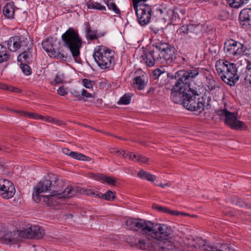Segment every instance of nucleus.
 Masks as SVG:
<instances>
[{"label": "nucleus", "instance_id": "obj_11", "mask_svg": "<svg viewBox=\"0 0 251 251\" xmlns=\"http://www.w3.org/2000/svg\"><path fill=\"white\" fill-rule=\"evenodd\" d=\"M217 114L221 117H224L225 124L229 126L232 129L235 130L246 129L245 124L238 120L235 113L230 112L226 109H224L218 110Z\"/></svg>", "mask_w": 251, "mask_h": 251}, {"label": "nucleus", "instance_id": "obj_3", "mask_svg": "<svg viewBox=\"0 0 251 251\" xmlns=\"http://www.w3.org/2000/svg\"><path fill=\"white\" fill-rule=\"evenodd\" d=\"M51 180L44 179L40 181L37 185L35 192L32 195V198L37 202L40 201V194L43 192H49L53 195H60V197L64 198H70L76 194L75 188L67 186L62 191L60 189L63 186V181L55 176H53Z\"/></svg>", "mask_w": 251, "mask_h": 251}, {"label": "nucleus", "instance_id": "obj_63", "mask_svg": "<svg viewBox=\"0 0 251 251\" xmlns=\"http://www.w3.org/2000/svg\"><path fill=\"white\" fill-rule=\"evenodd\" d=\"M157 186H159L162 188H164L165 186H169V185L168 183H166L164 184H163L162 183H160L159 185L156 184Z\"/></svg>", "mask_w": 251, "mask_h": 251}, {"label": "nucleus", "instance_id": "obj_64", "mask_svg": "<svg viewBox=\"0 0 251 251\" xmlns=\"http://www.w3.org/2000/svg\"><path fill=\"white\" fill-rule=\"evenodd\" d=\"M123 151L116 150V153L118 155H122Z\"/></svg>", "mask_w": 251, "mask_h": 251}, {"label": "nucleus", "instance_id": "obj_23", "mask_svg": "<svg viewBox=\"0 0 251 251\" xmlns=\"http://www.w3.org/2000/svg\"><path fill=\"white\" fill-rule=\"evenodd\" d=\"M145 78V76L144 75L135 77L133 81V86L139 90L143 89L147 83Z\"/></svg>", "mask_w": 251, "mask_h": 251}, {"label": "nucleus", "instance_id": "obj_2", "mask_svg": "<svg viewBox=\"0 0 251 251\" xmlns=\"http://www.w3.org/2000/svg\"><path fill=\"white\" fill-rule=\"evenodd\" d=\"M40 226H33L23 230L12 231L8 226L0 223V240L5 244H14L23 238L39 239L45 235Z\"/></svg>", "mask_w": 251, "mask_h": 251}, {"label": "nucleus", "instance_id": "obj_53", "mask_svg": "<svg viewBox=\"0 0 251 251\" xmlns=\"http://www.w3.org/2000/svg\"><path fill=\"white\" fill-rule=\"evenodd\" d=\"M244 84L247 87H249L251 84V80L250 78H248V76L246 77L244 79Z\"/></svg>", "mask_w": 251, "mask_h": 251}, {"label": "nucleus", "instance_id": "obj_46", "mask_svg": "<svg viewBox=\"0 0 251 251\" xmlns=\"http://www.w3.org/2000/svg\"><path fill=\"white\" fill-rule=\"evenodd\" d=\"M165 73L164 71H162L159 69H156L152 72V74L153 76L155 77V78H156L160 76L161 75Z\"/></svg>", "mask_w": 251, "mask_h": 251}, {"label": "nucleus", "instance_id": "obj_28", "mask_svg": "<svg viewBox=\"0 0 251 251\" xmlns=\"http://www.w3.org/2000/svg\"><path fill=\"white\" fill-rule=\"evenodd\" d=\"M96 196L108 201H112L116 198L115 193L111 190L107 191L104 194L97 193Z\"/></svg>", "mask_w": 251, "mask_h": 251}, {"label": "nucleus", "instance_id": "obj_26", "mask_svg": "<svg viewBox=\"0 0 251 251\" xmlns=\"http://www.w3.org/2000/svg\"><path fill=\"white\" fill-rule=\"evenodd\" d=\"M95 178L98 180H102L110 185H116V180L113 177L107 176L103 174H97L95 175Z\"/></svg>", "mask_w": 251, "mask_h": 251}, {"label": "nucleus", "instance_id": "obj_7", "mask_svg": "<svg viewBox=\"0 0 251 251\" xmlns=\"http://www.w3.org/2000/svg\"><path fill=\"white\" fill-rule=\"evenodd\" d=\"M173 229L166 224L154 223L152 222L151 231L148 236L162 242L168 241L173 237Z\"/></svg>", "mask_w": 251, "mask_h": 251}, {"label": "nucleus", "instance_id": "obj_40", "mask_svg": "<svg viewBox=\"0 0 251 251\" xmlns=\"http://www.w3.org/2000/svg\"><path fill=\"white\" fill-rule=\"evenodd\" d=\"M82 82L84 86L87 89L93 88L94 85L95 84V81L90 80L86 78L83 79Z\"/></svg>", "mask_w": 251, "mask_h": 251}, {"label": "nucleus", "instance_id": "obj_31", "mask_svg": "<svg viewBox=\"0 0 251 251\" xmlns=\"http://www.w3.org/2000/svg\"><path fill=\"white\" fill-rule=\"evenodd\" d=\"M87 7L88 9H96L100 11H103L106 10V7L104 6L101 5L98 2H95L93 1L89 0L87 2Z\"/></svg>", "mask_w": 251, "mask_h": 251}, {"label": "nucleus", "instance_id": "obj_12", "mask_svg": "<svg viewBox=\"0 0 251 251\" xmlns=\"http://www.w3.org/2000/svg\"><path fill=\"white\" fill-rule=\"evenodd\" d=\"M152 222L143 219L129 218L126 223L127 228L135 231H140L142 234L147 236L151 231Z\"/></svg>", "mask_w": 251, "mask_h": 251}, {"label": "nucleus", "instance_id": "obj_32", "mask_svg": "<svg viewBox=\"0 0 251 251\" xmlns=\"http://www.w3.org/2000/svg\"><path fill=\"white\" fill-rule=\"evenodd\" d=\"M152 208L154 209L157 210V211H158L159 212H162L165 213H168V214L172 215H174V214H176L178 213L177 211L171 210L167 207L161 206L158 205L155 203L153 204Z\"/></svg>", "mask_w": 251, "mask_h": 251}, {"label": "nucleus", "instance_id": "obj_22", "mask_svg": "<svg viewBox=\"0 0 251 251\" xmlns=\"http://www.w3.org/2000/svg\"><path fill=\"white\" fill-rule=\"evenodd\" d=\"M241 54L244 57L245 60L247 63V69L250 71L251 69V50L250 48H245L244 45L243 47L241 48Z\"/></svg>", "mask_w": 251, "mask_h": 251}, {"label": "nucleus", "instance_id": "obj_19", "mask_svg": "<svg viewBox=\"0 0 251 251\" xmlns=\"http://www.w3.org/2000/svg\"><path fill=\"white\" fill-rule=\"evenodd\" d=\"M21 36H15L11 37L7 43L8 49L11 51H16L20 49V43Z\"/></svg>", "mask_w": 251, "mask_h": 251}, {"label": "nucleus", "instance_id": "obj_58", "mask_svg": "<svg viewBox=\"0 0 251 251\" xmlns=\"http://www.w3.org/2000/svg\"><path fill=\"white\" fill-rule=\"evenodd\" d=\"M55 124H56L57 125H61L63 124V122L62 121L55 119L54 120L53 123Z\"/></svg>", "mask_w": 251, "mask_h": 251}, {"label": "nucleus", "instance_id": "obj_57", "mask_svg": "<svg viewBox=\"0 0 251 251\" xmlns=\"http://www.w3.org/2000/svg\"><path fill=\"white\" fill-rule=\"evenodd\" d=\"M54 118L50 117H45V120L46 121L50 122L53 123L54 121Z\"/></svg>", "mask_w": 251, "mask_h": 251}, {"label": "nucleus", "instance_id": "obj_51", "mask_svg": "<svg viewBox=\"0 0 251 251\" xmlns=\"http://www.w3.org/2000/svg\"><path fill=\"white\" fill-rule=\"evenodd\" d=\"M62 152L64 154L69 155V156H71V157H72L73 153H74V151H71L68 148H63L62 149Z\"/></svg>", "mask_w": 251, "mask_h": 251}, {"label": "nucleus", "instance_id": "obj_47", "mask_svg": "<svg viewBox=\"0 0 251 251\" xmlns=\"http://www.w3.org/2000/svg\"><path fill=\"white\" fill-rule=\"evenodd\" d=\"M83 154L74 151L73 153L72 158L79 160H82L83 159Z\"/></svg>", "mask_w": 251, "mask_h": 251}, {"label": "nucleus", "instance_id": "obj_25", "mask_svg": "<svg viewBox=\"0 0 251 251\" xmlns=\"http://www.w3.org/2000/svg\"><path fill=\"white\" fill-rule=\"evenodd\" d=\"M198 27L192 24L183 25L180 27L179 29L181 34H189L190 33L195 32L196 29Z\"/></svg>", "mask_w": 251, "mask_h": 251}, {"label": "nucleus", "instance_id": "obj_9", "mask_svg": "<svg viewBox=\"0 0 251 251\" xmlns=\"http://www.w3.org/2000/svg\"><path fill=\"white\" fill-rule=\"evenodd\" d=\"M187 95L183 102V106L186 109L192 111H199L200 113L204 109V104L202 98H199L196 90L189 88Z\"/></svg>", "mask_w": 251, "mask_h": 251}, {"label": "nucleus", "instance_id": "obj_37", "mask_svg": "<svg viewBox=\"0 0 251 251\" xmlns=\"http://www.w3.org/2000/svg\"><path fill=\"white\" fill-rule=\"evenodd\" d=\"M207 81V86L208 87L209 89L211 91L213 90L216 89V88L218 87L217 85V83L213 79V77L210 76H208L206 78Z\"/></svg>", "mask_w": 251, "mask_h": 251}, {"label": "nucleus", "instance_id": "obj_35", "mask_svg": "<svg viewBox=\"0 0 251 251\" xmlns=\"http://www.w3.org/2000/svg\"><path fill=\"white\" fill-rule=\"evenodd\" d=\"M106 5L109 10H112L115 14L120 15L121 12L116 4L112 0H107Z\"/></svg>", "mask_w": 251, "mask_h": 251}, {"label": "nucleus", "instance_id": "obj_18", "mask_svg": "<svg viewBox=\"0 0 251 251\" xmlns=\"http://www.w3.org/2000/svg\"><path fill=\"white\" fill-rule=\"evenodd\" d=\"M16 6L14 2L7 3L3 8V14L4 17L9 19H13L15 17Z\"/></svg>", "mask_w": 251, "mask_h": 251}, {"label": "nucleus", "instance_id": "obj_50", "mask_svg": "<svg viewBox=\"0 0 251 251\" xmlns=\"http://www.w3.org/2000/svg\"><path fill=\"white\" fill-rule=\"evenodd\" d=\"M58 94L61 96H65L67 94L68 92L66 91V89L63 87H60L57 90Z\"/></svg>", "mask_w": 251, "mask_h": 251}, {"label": "nucleus", "instance_id": "obj_14", "mask_svg": "<svg viewBox=\"0 0 251 251\" xmlns=\"http://www.w3.org/2000/svg\"><path fill=\"white\" fill-rule=\"evenodd\" d=\"M15 193V188L13 183L6 179H0V195L8 199L13 197Z\"/></svg>", "mask_w": 251, "mask_h": 251}, {"label": "nucleus", "instance_id": "obj_30", "mask_svg": "<svg viewBox=\"0 0 251 251\" xmlns=\"http://www.w3.org/2000/svg\"><path fill=\"white\" fill-rule=\"evenodd\" d=\"M20 41H21V43H20V48H22L23 50L31 49L32 47V44L29 38L21 36Z\"/></svg>", "mask_w": 251, "mask_h": 251}, {"label": "nucleus", "instance_id": "obj_44", "mask_svg": "<svg viewBox=\"0 0 251 251\" xmlns=\"http://www.w3.org/2000/svg\"><path fill=\"white\" fill-rule=\"evenodd\" d=\"M137 247L141 250H146L148 246L145 239L139 240L136 243Z\"/></svg>", "mask_w": 251, "mask_h": 251}, {"label": "nucleus", "instance_id": "obj_17", "mask_svg": "<svg viewBox=\"0 0 251 251\" xmlns=\"http://www.w3.org/2000/svg\"><path fill=\"white\" fill-rule=\"evenodd\" d=\"M251 10L250 8L242 9L239 14L240 25L243 28L248 29L251 27Z\"/></svg>", "mask_w": 251, "mask_h": 251}, {"label": "nucleus", "instance_id": "obj_15", "mask_svg": "<svg viewBox=\"0 0 251 251\" xmlns=\"http://www.w3.org/2000/svg\"><path fill=\"white\" fill-rule=\"evenodd\" d=\"M159 56V53L155 48L151 51L145 52L141 55L143 62L149 67L153 66L155 63L160 64Z\"/></svg>", "mask_w": 251, "mask_h": 251}, {"label": "nucleus", "instance_id": "obj_48", "mask_svg": "<svg viewBox=\"0 0 251 251\" xmlns=\"http://www.w3.org/2000/svg\"><path fill=\"white\" fill-rule=\"evenodd\" d=\"M138 161L145 164H149V159L145 156L140 155L138 157Z\"/></svg>", "mask_w": 251, "mask_h": 251}, {"label": "nucleus", "instance_id": "obj_59", "mask_svg": "<svg viewBox=\"0 0 251 251\" xmlns=\"http://www.w3.org/2000/svg\"><path fill=\"white\" fill-rule=\"evenodd\" d=\"M8 91H13V92H19V90L17 88H12V87H9L8 88Z\"/></svg>", "mask_w": 251, "mask_h": 251}, {"label": "nucleus", "instance_id": "obj_6", "mask_svg": "<svg viewBox=\"0 0 251 251\" xmlns=\"http://www.w3.org/2000/svg\"><path fill=\"white\" fill-rule=\"evenodd\" d=\"M114 52L111 50L100 46L95 48L93 56L99 66L102 69H105L110 68L111 65H114Z\"/></svg>", "mask_w": 251, "mask_h": 251}, {"label": "nucleus", "instance_id": "obj_61", "mask_svg": "<svg viewBox=\"0 0 251 251\" xmlns=\"http://www.w3.org/2000/svg\"><path fill=\"white\" fill-rule=\"evenodd\" d=\"M129 154L130 153H127L126 151H123L122 155L124 158H126L127 156H129Z\"/></svg>", "mask_w": 251, "mask_h": 251}, {"label": "nucleus", "instance_id": "obj_20", "mask_svg": "<svg viewBox=\"0 0 251 251\" xmlns=\"http://www.w3.org/2000/svg\"><path fill=\"white\" fill-rule=\"evenodd\" d=\"M50 194L48 196H43L40 195V199L41 198H43V201L46 203V204L49 206H55L57 203H56L57 199L63 198V197H60V195H53V194H51V192H50Z\"/></svg>", "mask_w": 251, "mask_h": 251}, {"label": "nucleus", "instance_id": "obj_38", "mask_svg": "<svg viewBox=\"0 0 251 251\" xmlns=\"http://www.w3.org/2000/svg\"><path fill=\"white\" fill-rule=\"evenodd\" d=\"M131 97V95L130 94H125L121 98L118 104L125 105L128 104L130 102Z\"/></svg>", "mask_w": 251, "mask_h": 251}, {"label": "nucleus", "instance_id": "obj_8", "mask_svg": "<svg viewBox=\"0 0 251 251\" xmlns=\"http://www.w3.org/2000/svg\"><path fill=\"white\" fill-rule=\"evenodd\" d=\"M153 46L159 53L160 64L170 65L176 58V49L170 44L158 42Z\"/></svg>", "mask_w": 251, "mask_h": 251}, {"label": "nucleus", "instance_id": "obj_1", "mask_svg": "<svg viewBox=\"0 0 251 251\" xmlns=\"http://www.w3.org/2000/svg\"><path fill=\"white\" fill-rule=\"evenodd\" d=\"M201 72V68H192L187 70H179L175 73L176 82L172 88L171 95V99L174 103L183 105L185 98L189 93L188 89L190 88V81Z\"/></svg>", "mask_w": 251, "mask_h": 251}, {"label": "nucleus", "instance_id": "obj_5", "mask_svg": "<svg viewBox=\"0 0 251 251\" xmlns=\"http://www.w3.org/2000/svg\"><path fill=\"white\" fill-rule=\"evenodd\" d=\"M217 73L225 83L232 86L239 79L236 65L224 60H218L215 65Z\"/></svg>", "mask_w": 251, "mask_h": 251}, {"label": "nucleus", "instance_id": "obj_43", "mask_svg": "<svg viewBox=\"0 0 251 251\" xmlns=\"http://www.w3.org/2000/svg\"><path fill=\"white\" fill-rule=\"evenodd\" d=\"M76 191V193L77 192H79L80 193H84L85 195H91L95 197H98L96 196L97 194L95 192L92 191L91 190L83 191L81 190L80 188H75Z\"/></svg>", "mask_w": 251, "mask_h": 251}, {"label": "nucleus", "instance_id": "obj_55", "mask_svg": "<svg viewBox=\"0 0 251 251\" xmlns=\"http://www.w3.org/2000/svg\"><path fill=\"white\" fill-rule=\"evenodd\" d=\"M56 84H59L62 82V79L58 75H57L54 79Z\"/></svg>", "mask_w": 251, "mask_h": 251}, {"label": "nucleus", "instance_id": "obj_24", "mask_svg": "<svg viewBox=\"0 0 251 251\" xmlns=\"http://www.w3.org/2000/svg\"><path fill=\"white\" fill-rule=\"evenodd\" d=\"M42 45L43 48L48 52L50 56L54 54L55 49L52 38L51 39H48L42 42Z\"/></svg>", "mask_w": 251, "mask_h": 251}, {"label": "nucleus", "instance_id": "obj_33", "mask_svg": "<svg viewBox=\"0 0 251 251\" xmlns=\"http://www.w3.org/2000/svg\"><path fill=\"white\" fill-rule=\"evenodd\" d=\"M249 0H226L227 3L232 8H238Z\"/></svg>", "mask_w": 251, "mask_h": 251}, {"label": "nucleus", "instance_id": "obj_21", "mask_svg": "<svg viewBox=\"0 0 251 251\" xmlns=\"http://www.w3.org/2000/svg\"><path fill=\"white\" fill-rule=\"evenodd\" d=\"M84 25V31L85 33V36L87 39L90 40H94L97 39L98 38V36L97 35V31L93 30L91 29L90 24L88 22L85 23Z\"/></svg>", "mask_w": 251, "mask_h": 251}, {"label": "nucleus", "instance_id": "obj_54", "mask_svg": "<svg viewBox=\"0 0 251 251\" xmlns=\"http://www.w3.org/2000/svg\"><path fill=\"white\" fill-rule=\"evenodd\" d=\"M132 153H130L129 158L131 159V160H134L136 159L138 161V156H140V155L138 154H132Z\"/></svg>", "mask_w": 251, "mask_h": 251}, {"label": "nucleus", "instance_id": "obj_56", "mask_svg": "<svg viewBox=\"0 0 251 251\" xmlns=\"http://www.w3.org/2000/svg\"><path fill=\"white\" fill-rule=\"evenodd\" d=\"M9 87L4 84L0 83V89L2 90H8Z\"/></svg>", "mask_w": 251, "mask_h": 251}, {"label": "nucleus", "instance_id": "obj_39", "mask_svg": "<svg viewBox=\"0 0 251 251\" xmlns=\"http://www.w3.org/2000/svg\"><path fill=\"white\" fill-rule=\"evenodd\" d=\"M16 112L18 113L21 114H22L23 115H25V116L28 117H33L34 119H37V118H40L41 119H43V120H45V118H44L42 116L38 115L37 114H35L34 115L33 113H28V112H27L22 111H17Z\"/></svg>", "mask_w": 251, "mask_h": 251}, {"label": "nucleus", "instance_id": "obj_36", "mask_svg": "<svg viewBox=\"0 0 251 251\" xmlns=\"http://www.w3.org/2000/svg\"><path fill=\"white\" fill-rule=\"evenodd\" d=\"M231 202L237 208L244 207L247 206V203L245 201L241 199H239L236 197H233L231 198Z\"/></svg>", "mask_w": 251, "mask_h": 251}, {"label": "nucleus", "instance_id": "obj_52", "mask_svg": "<svg viewBox=\"0 0 251 251\" xmlns=\"http://www.w3.org/2000/svg\"><path fill=\"white\" fill-rule=\"evenodd\" d=\"M72 94H73L74 95V96H75V97H77L79 100H84V101L86 100L84 98L81 97L79 93L76 91H74V92H72Z\"/></svg>", "mask_w": 251, "mask_h": 251}, {"label": "nucleus", "instance_id": "obj_34", "mask_svg": "<svg viewBox=\"0 0 251 251\" xmlns=\"http://www.w3.org/2000/svg\"><path fill=\"white\" fill-rule=\"evenodd\" d=\"M24 51L18 57V61H26L31 56V50H23Z\"/></svg>", "mask_w": 251, "mask_h": 251}, {"label": "nucleus", "instance_id": "obj_49", "mask_svg": "<svg viewBox=\"0 0 251 251\" xmlns=\"http://www.w3.org/2000/svg\"><path fill=\"white\" fill-rule=\"evenodd\" d=\"M81 96L84 98H85V97L86 98L93 97V95H92V94L88 92V91L85 89H83L82 90Z\"/></svg>", "mask_w": 251, "mask_h": 251}, {"label": "nucleus", "instance_id": "obj_62", "mask_svg": "<svg viewBox=\"0 0 251 251\" xmlns=\"http://www.w3.org/2000/svg\"><path fill=\"white\" fill-rule=\"evenodd\" d=\"M83 159L82 160V161H87V162H89L91 160V158L88 156H87L85 155H84L83 157Z\"/></svg>", "mask_w": 251, "mask_h": 251}, {"label": "nucleus", "instance_id": "obj_27", "mask_svg": "<svg viewBox=\"0 0 251 251\" xmlns=\"http://www.w3.org/2000/svg\"><path fill=\"white\" fill-rule=\"evenodd\" d=\"M137 176L142 178L153 182L156 178V176L148 172L141 170L137 173Z\"/></svg>", "mask_w": 251, "mask_h": 251}, {"label": "nucleus", "instance_id": "obj_60", "mask_svg": "<svg viewBox=\"0 0 251 251\" xmlns=\"http://www.w3.org/2000/svg\"><path fill=\"white\" fill-rule=\"evenodd\" d=\"M174 215L176 216H180V215H183V216H190L189 214L183 213V212H180L178 211V213L176 214H174Z\"/></svg>", "mask_w": 251, "mask_h": 251}, {"label": "nucleus", "instance_id": "obj_16", "mask_svg": "<svg viewBox=\"0 0 251 251\" xmlns=\"http://www.w3.org/2000/svg\"><path fill=\"white\" fill-rule=\"evenodd\" d=\"M243 44L232 39L226 42L224 45L225 51L229 55H239L241 54V48Z\"/></svg>", "mask_w": 251, "mask_h": 251}, {"label": "nucleus", "instance_id": "obj_29", "mask_svg": "<svg viewBox=\"0 0 251 251\" xmlns=\"http://www.w3.org/2000/svg\"><path fill=\"white\" fill-rule=\"evenodd\" d=\"M10 58V54L6 48L0 44V63L8 61Z\"/></svg>", "mask_w": 251, "mask_h": 251}, {"label": "nucleus", "instance_id": "obj_10", "mask_svg": "<svg viewBox=\"0 0 251 251\" xmlns=\"http://www.w3.org/2000/svg\"><path fill=\"white\" fill-rule=\"evenodd\" d=\"M193 241L194 243L191 246L198 248L201 251H234L225 243H210L202 238L194 239Z\"/></svg>", "mask_w": 251, "mask_h": 251}, {"label": "nucleus", "instance_id": "obj_41", "mask_svg": "<svg viewBox=\"0 0 251 251\" xmlns=\"http://www.w3.org/2000/svg\"><path fill=\"white\" fill-rule=\"evenodd\" d=\"M50 57L56 58L58 59L62 60L63 61H66L67 59V56L64 55L63 53H62L61 52L57 51L56 52L55 50H54V54L50 55Z\"/></svg>", "mask_w": 251, "mask_h": 251}, {"label": "nucleus", "instance_id": "obj_42", "mask_svg": "<svg viewBox=\"0 0 251 251\" xmlns=\"http://www.w3.org/2000/svg\"><path fill=\"white\" fill-rule=\"evenodd\" d=\"M21 68L25 75H29L31 74V69L27 64L22 63Z\"/></svg>", "mask_w": 251, "mask_h": 251}, {"label": "nucleus", "instance_id": "obj_4", "mask_svg": "<svg viewBox=\"0 0 251 251\" xmlns=\"http://www.w3.org/2000/svg\"><path fill=\"white\" fill-rule=\"evenodd\" d=\"M61 38L64 46L69 49L75 61L79 63L80 60V49L82 47V39L77 31L72 28H69L62 35Z\"/></svg>", "mask_w": 251, "mask_h": 251}, {"label": "nucleus", "instance_id": "obj_45", "mask_svg": "<svg viewBox=\"0 0 251 251\" xmlns=\"http://www.w3.org/2000/svg\"><path fill=\"white\" fill-rule=\"evenodd\" d=\"M146 0H133V5L134 9L138 8L140 7V5H147L144 4L143 2Z\"/></svg>", "mask_w": 251, "mask_h": 251}, {"label": "nucleus", "instance_id": "obj_13", "mask_svg": "<svg viewBox=\"0 0 251 251\" xmlns=\"http://www.w3.org/2000/svg\"><path fill=\"white\" fill-rule=\"evenodd\" d=\"M138 23L145 25L150 21L151 16V8L149 5H140V7L134 9Z\"/></svg>", "mask_w": 251, "mask_h": 251}]
</instances>
